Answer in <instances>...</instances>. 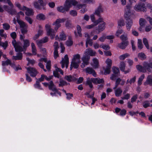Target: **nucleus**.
<instances>
[{
	"instance_id": "obj_1",
	"label": "nucleus",
	"mask_w": 152,
	"mask_h": 152,
	"mask_svg": "<svg viewBox=\"0 0 152 152\" xmlns=\"http://www.w3.org/2000/svg\"><path fill=\"white\" fill-rule=\"evenodd\" d=\"M78 2L75 0H66L64 6H60L57 8V10L61 13H65L69 10L72 5L75 6Z\"/></svg>"
},
{
	"instance_id": "obj_2",
	"label": "nucleus",
	"mask_w": 152,
	"mask_h": 152,
	"mask_svg": "<svg viewBox=\"0 0 152 152\" xmlns=\"http://www.w3.org/2000/svg\"><path fill=\"white\" fill-rule=\"evenodd\" d=\"M12 44L15 49V51L18 52L16 54V56H13L12 59L15 61L21 60L23 57V53L22 52H23L25 53L26 50H24L23 47L20 46L17 42L15 43Z\"/></svg>"
},
{
	"instance_id": "obj_3",
	"label": "nucleus",
	"mask_w": 152,
	"mask_h": 152,
	"mask_svg": "<svg viewBox=\"0 0 152 152\" xmlns=\"http://www.w3.org/2000/svg\"><path fill=\"white\" fill-rule=\"evenodd\" d=\"M143 66L140 65L136 66V68L139 72L143 73H146L147 72L152 73V62L148 63L144 61L143 64Z\"/></svg>"
},
{
	"instance_id": "obj_4",
	"label": "nucleus",
	"mask_w": 152,
	"mask_h": 152,
	"mask_svg": "<svg viewBox=\"0 0 152 152\" xmlns=\"http://www.w3.org/2000/svg\"><path fill=\"white\" fill-rule=\"evenodd\" d=\"M92 82L95 84H102L104 83V81L103 79H100L99 78H91L90 79L89 78H88L87 79L86 84L88 85L91 88H93Z\"/></svg>"
},
{
	"instance_id": "obj_5",
	"label": "nucleus",
	"mask_w": 152,
	"mask_h": 152,
	"mask_svg": "<svg viewBox=\"0 0 152 152\" xmlns=\"http://www.w3.org/2000/svg\"><path fill=\"white\" fill-rule=\"evenodd\" d=\"M106 24L105 22H103L101 24H99L98 26L95 27L91 31V33H95L99 34L101 32L103 31L105 28Z\"/></svg>"
},
{
	"instance_id": "obj_6",
	"label": "nucleus",
	"mask_w": 152,
	"mask_h": 152,
	"mask_svg": "<svg viewBox=\"0 0 152 152\" xmlns=\"http://www.w3.org/2000/svg\"><path fill=\"white\" fill-rule=\"evenodd\" d=\"M134 10L138 12L142 11L144 12L146 11V8L145 4L142 3H139L135 5L134 7Z\"/></svg>"
},
{
	"instance_id": "obj_7",
	"label": "nucleus",
	"mask_w": 152,
	"mask_h": 152,
	"mask_svg": "<svg viewBox=\"0 0 152 152\" xmlns=\"http://www.w3.org/2000/svg\"><path fill=\"white\" fill-rule=\"evenodd\" d=\"M83 62L80 65L81 68H84L86 66L88 65L89 64V61L90 59V57L88 56L85 54L82 58Z\"/></svg>"
},
{
	"instance_id": "obj_8",
	"label": "nucleus",
	"mask_w": 152,
	"mask_h": 152,
	"mask_svg": "<svg viewBox=\"0 0 152 152\" xmlns=\"http://www.w3.org/2000/svg\"><path fill=\"white\" fill-rule=\"evenodd\" d=\"M27 70L28 72L29 73L31 77H35L37 75L38 72L37 70L33 67H27Z\"/></svg>"
},
{
	"instance_id": "obj_9",
	"label": "nucleus",
	"mask_w": 152,
	"mask_h": 152,
	"mask_svg": "<svg viewBox=\"0 0 152 152\" xmlns=\"http://www.w3.org/2000/svg\"><path fill=\"white\" fill-rule=\"evenodd\" d=\"M84 54L90 57L91 56H95L96 54V51H94L91 48H88L86 49Z\"/></svg>"
},
{
	"instance_id": "obj_10",
	"label": "nucleus",
	"mask_w": 152,
	"mask_h": 152,
	"mask_svg": "<svg viewBox=\"0 0 152 152\" xmlns=\"http://www.w3.org/2000/svg\"><path fill=\"white\" fill-rule=\"evenodd\" d=\"M39 4H40V5L42 7H44L45 5L42 0H36L34 2V5L35 8L38 10L41 9V7Z\"/></svg>"
},
{
	"instance_id": "obj_11",
	"label": "nucleus",
	"mask_w": 152,
	"mask_h": 152,
	"mask_svg": "<svg viewBox=\"0 0 152 152\" xmlns=\"http://www.w3.org/2000/svg\"><path fill=\"white\" fill-rule=\"evenodd\" d=\"M131 17H128V18H125L126 19V26L127 29L130 31L133 25L132 20L130 19Z\"/></svg>"
},
{
	"instance_id": "obj_12",
	"label": "nucleus",
	"mask_w": 152,
	"mask_h": 152,
	"mask_svg": "<svg viewBox=\"0 0 152 152\" xmlns=\"http://www.w3.org/2000/svg\"><path fill=\"white\" fill-rule=\"evenodd\" d=\"M48 38L47 37H45L41 39L37 40H36V42L38 47L40 48L42 47V43H45L48 42Z\"/></svg>"
},
{
	"instance_id": "obj_13",
	"label": "nucleus",
	"mask_w": 152,
	"mask_h": 152,
	"mask_svg": "<svg viewBox=\"0 0 152 152\" xmlns=\"http://www.w3.org/2000/svg\"><path fill=\"white\" fill-rule=\"evenodd\" d=\"M85 71L86 73L89 74H92L95 77H96V73L92 68L87 67L85 69Z\"/></svg>"
},
{
	"instance_id": "obj_14",
	"label": "nucleus",
	"mask_w": 152,
	"mask_h": 152,
	"mask_svg": "<svg viewBox=\"0 0 152 152\" xmlns=\"http://www.w3.org/2000/svg\"><path fill=\"white\" fill-rule=\"evenodd\" d=\"M90 91L86 92L85 94V95L87 96V97L88 98H90L92 99V102L91 103L92 105H94L96 101H97V99L95 98L94 97V93L93 92L91 95H90Z\"/></svg>"
},
{
	"instance_id": "obj_15",
	"label": "nucleus",
	"mask_w": 152,
	"mask_h": 152,
	"mask_svg": "<svg viewBox=\"0 0 152 152\" xmlns=\"http://www.w3.org/2000/svg\"><path fill=\"white\" fill-rule=\"evenodd\" d=\"M17 18V21L18 24L19 25L20 27L21 28H24L26 27H27V25L22 20H20L19 19L20 18V16L19 15H17L16 16Z\"/></svg>"
},
{
	"instance_id": "obj_16",
	"label": "nucleus",
	"mask_w": 152,
	"mask_h": 152,
	"mask_svg": "<svg viewBox=\"0 0 152 152\" xmlns=\"http://www.w3.org/2000/svg\"><path fill=\"white\" fill-rule=\"evenodd\" d=\"M144 85L145 86L148 85L152 86V75H149L148 76L146 81L144 83Z\"/></svg>"
},
{
	"instance_id": "obj_17",
	"label": "nucleus",
	"mask_w": 152,
	"mask_h": 152,
	"mask_svg": "<svg viewBox=\"0 0 152 152\" xmlns=\"http://www.w3.org/2000/svg\"><path fill=\"white\" fill-rule=\"evenodd\" d=\"M64 79L69 82H75L77 80L75 77L71 75H66Z\"/></svg>"
},
{
	"instance_id": "obj_18",
	"label": "nucleus",
	"mask_w": 152,
	"mask_h": 152,
	"mask_svg": "<svg viewBox=\"0 0 152 152\" xmlns=\"http://www.w3.org/2000/svg\"><path fill=\"white\" fill-rule=\"evenodd\" d=\"M126 9L125 10V13L124 14L125 18H128V17H131V13L130 12V6L129 5L126 6Z\"/></svg>"
},
{
	"instance_id": "obj_19",
	"label": "nucleus",
	"mask_w": 152,
	"mask_h": 152,
	"mask_svg": "<svg viewBox=\"0 0 152 152\" xmlns=\"http://www.w3.org/2000/svg\"><path fill=\"white\" fill-rule=\"evenodd\" d=\"M73 42L72 37L69 36L68 37V39L66 42V45L68 47H70L73 45Z\"/></svg>"
},
{
	"instance_id": "obj_20",
	"label": "nucleus",
	"mask_w": 152,
	"mask_h": 152,
	"mask_svg": "<svg viewBox=\"0 0 152 152\" xmlns=\"http://www.w3.org/2000/svg\"><path fill=\"white\" fill-rule=\"evenodd\" d=\"M128 45V41H124L118 44V46L121 49H124Z\"/></svg>"
},
{
	"instance_id": "obj_21",
	"label": "nucleus",
	"mask_w": 152,
	"mask_h": 152,
	"mask_svg": "<svg viewBox=\"0 0 152 152\" xmlns=\"http://www.w3.org/2000/svg\"><path fill=\"white\" fill-rule=\"evenodd\" d=\"M23 47L25 50L26 51L27 50V48H28L30 45V43L29 41L27 39H25L23 40Z\"/></svg>"
},
{
	"instance_id": "obj_22",
	"label": "nucleus",
	"mask_w": 152,
	"mask_h": 152,
	"mask_svg": "<svg viewBox=\"0 0 152 152\" xmlns=\"http://www.w3.org/2000/svg\"><path fill=\"white\" fill-rule=\"evenodd\" d=\"M137 57L140 59L142 61L145 60L147 58L146 56L143 52L139 53L137 54Z\"/></svg>"
},
{
	"instance_id": "obj_23",
	"label": "nucleus",
	"mask_w": 152,
	"mask_h": 152,
	"mask_svg": "<svg viewBox=\"0 0 152 152\" xmlns=\"http://www.w3.org/2000/svg\"><path fill=\"white\" fill-rule=\"evenodd\" d=\"M103 12L101 6L100 5L95 11L94 14L97 15L98 16L100 17V13Z\"/></svg>"
},
{
	"instance_id": "obj_24",
	"label": "nucleus",
	"mask_w": 152,
	"mask_h": 152,
	"mask_svg": "<svg viewBox=\"0 0 152 152\" xmlns=\"http://www.w3.org/2000/svg\"><path fill=\"white\" fill-rule=\"evenodd\" d=\"M93 64L92 66L95 68H97L99 65V62L98 60L96 58H94L92 60Z\"/></svg>"
},
{
	"instance_id": "obj_25",
	"label": "nucleus",
	"mask_w": 152,
	"mask_h": 152,
	"mask_svg": "<svg viewBox=\"0 0 152 152\" xmlns=\"http://www.w3.org/2000/svg\"><path fill=\"white\" fill-rule=\"evenodd\" d=\"M122 92V89L118 88L115 90V95L116 97H119L121 96Z\"/></svg>"
},
{
	"instance_id": "obj_26",
	"label": "nucleus",
	"mask_w": 152,
	"mask_h": 152,
	"mask_svg": "<svg viewBox=\"0 0 152 152\" xmlns=\"http://www.w3.org/2000/svg\"><path fill=\"white\" fill-rule=\"evenodd\" d=\"M80 62V60L78 61L77 62H76L75 61H72L71 63V66H72L74 68L77 69L79 66V64Z\"/></svg>"
},
{
	"instance_id": "obj_27",
	"label": "nucleus",
	"mask_w": 152,
	"mask_h": 152,
	"mask_svg": "<svg viewBox=\"0 0 152 152\" xmlns=\"http://www.w3.org/2000/svg\"><path fill=\"white\" fill-rule=\"evenodd\" d=\"M37 19L39 20H44L45 19V16L42 13H39L37 15L36 17Z\"/></svg>"
},
{
	"instance_id": "obj_28",
	"label": "nucleus",
	"mask_w": 152,
	"mask_h": 152,
	"mask_svg": "<svg viewBox=\"0 0 152 152\" xmlns=\"http://www.w3.org/2000/svg\"><path fill=\"white\" fill-rule=\"evenodd\" d=\"M10 35L11 37L13 39V40L12 41V44L15 43V42H16L15 39L17 37L16 33L15 32H12L10 34Z\"/></svg>"
},
{
	"instance_id": "obj_29",
	"label": "nucleus",
	"mask_w": 152,
	"mask_h": 152,
	"mask_svg": "<svg viewBox=\"0 0 152 152\" xmlns=\"http://www.w3.org/2000/svg\"><path fill=\"white\" fill-rule=\"evenodd\" d=\"M26 11L25 14L28 16L33 15H34V12L33 10L31 9L28 8Z\"/></svg>"
},
{
	"instance_id": "obj_30",
	"label": "nucleus",
	"mask_w": 152,
	"mask_h": 152,
	"mask_svg": "<svg viewBox=\"0 0 152 152\" xmlns=\"http://www.w3.org/2000/svg\"><path fill=\"white\" fill-rule=\"evenodd\" d=\"M45 28L47 31V33L52 32L54 30L53 29L50 28V26L48 24H47L45 25Z\"/></svg>"
},
{
	"instance_id": "obj_31",
	"label": "nucleus",
	"mask_w": 152,
	"mask_h": 152,
	"mask_svg": "<svg viewBox=\"0 0 152 152\" xmlns=\"http://www.w3.org/2000/svg\"><path fill=\"white\" fill-rule=\"evenodd\" d=\"M65 26L68 29L71 28L72 27V24L71 20H68L66 21Z\"/></svg>"
},
{
	"instance_id": "obj_32",
	"label": "nucleus",
	"mask_w": 152,
	"mask_h": 152,
	"mask_svg": "<svg viewBox=\"0 0 152 152\" xmlns=\"http://www.w3.org/2000/svg\"><path fill=\"white\" fill-rule=\"evenodd\" d=\"M2 65L3 66H4L6 65L7 66L9 65H12L11 61L8 59H7L6 61H2Z\"/></svg>"
},
{
	"instance_id": "obj_33",
	"label": "nucleus",
	"mask_w": 152,
	"mask_h": 152,
	"mask_svg": "<svg viewBox=\"0 0 152 152\" xmlns=\"http://www.w3.org/2000/svg\"><path fill=\"white\" fill-rule=\"evenodd\" d=\"M112 69L113 73L118 75H119L120 70L119 68L115 66H113Z\"/></svg>"
},
{
	"instance_id": "obj_34",
	"label": "nucleus",
	"mask_w": 152,
	"mask_h": 152,
	"mask_svg": "<svg viewBox=\"0 0 152 152\" xmlns=\"http://www.w3.org/2000/svg\"><path fill=\"white\" fill-rule=\"evenodd\" d=\"M143 42L146 48L148 49H149V46L147 39L145 38H143L142 39Z\"/></svg>"
},
{
	"instance_id": "obj_35",
	"label": "nucleus",
	"mask_w": 152,
	"mask_h": 152,
	"mask_svg": "<svg viewBox=\"0 0 152 152\" xmlns=\"http://www.w3.org/2000/svg\"><path fill=\"white\" fill-rule=\"evenodd\" d=\"M145 77V75L143 74L141 75L139 77L137 82L138 85L140 86L142 84V82Z\"/></svg>"
},
{
	"instance_id": "obj_36",
	"label": "nucleus",
	"mask_w": 152,
	"mask_h": 152,
	"mask_svg": "<svg viewBox=\"0 0 152 152\" xmlns=\"http://www.w3.org/2000/svg\"><path fill=\"white\" fill-rule=\"evenodd\" d=\"M34 86L35 88H37L40 90H42L43 89L39 84V81H36V83L34 85Z\"/></svg>"
},
{
	"instance_id": "obj_37",
	"label": "nucleus",
	"mask_w": 152,
	"mask_h": 152,
	"mask_svg": "<svg viewBox=\"0 0 152 152\" xmlns=\"http://www.w3.org/2000/svg\"><path fill=\"white\" fill-rule=\"evenodd\" d=\"M59 37L60 39L61 40H65L66 39V37L63 31L61 32Z\"/></svg>"
},
{
	"instance_id": "obj_38",
	"label": "nucleus",
	"mask_w": 152,
	"mask_h": 152,
	"mask_svg": "<svg viewBox=\"0 0 152 152\" xmlns=\"http://www.w3.org/2000/svg\"><path fill=\"white\" fill-rule=\"evenodd\" d=\"M129 55L128 53H126L120 56L119 57V58L120 60H124L126 58L129 57Z\"/></svg>"
},
{
	"instance_id": "obj_39",
	"label": "nucleus",
	"mask_w": 152,
	"mask_h": 152,
	"mask_svg": "<svg viewBox=\"0 0 152 152\" xmlns=\"http://www.w3.org/2000/svg\"><path fill=\"white\" fill-rule=\"evenodd\" d=\"M66 20V19L65 18H58L56 20L55 22L57 24H60V23H64Z\"/></svg>"
},
{
	"instance_id": "obj_40",
	"label": "nucleus",
	"mask_w": 152,
	"mask_h": 152,
	"mask_svg": "<svg viewBox=\"0 0 152 152\" xmlns=\"http://www.w3.org/2000/svg\"><path fill=\"white\" fill-rule=\"evenodd\" d=\"M150 106V103L148 100H145L143 103V107L145 108H146Z\"/></svg>"
},
{
	"instance_id": "obj_41",
	"label": "nucleus",
	"mask_w": 152,
	"mask_h": 152,
	"mask_svg": "<svg viewBox=\"0 0 152 152\" xmlns=\"http://www.w3.org/2000/svg\"><path fill=\"white\" fill-rule=\"evenodd\" d=\"M125 66L126 65L124 62L122 61L121 62L119 67L121 71L122 72L124 71Z\"/></svg>"
},
{
	"instance_id": "obj_42",
	"label": "nucleus",
	"mask_w": 152,
	"mask_h": 152,
	"mask_svg": "<svg viewBox=\"0 0 152 152\" xmlns=\"http://www.w3.org/2000/svg\"><path fill=\"white\" fill-rule=\"evenodd\" d=\"M111 68V67L106 66L104 73V75H107L109 74L110 72Z\"/></svg>"
},
{
	"instance_id": "obj_43",
	"label": "nucleus",
	"mask_w": 152,
	"mask_h": 152,
	"mask_svg": "<svg viewBox=\"0 0 152 152\" xmlns=\"http://www.w3.org/2000/svg\"><path fill=\"white\" fill-rule=\"evenodd\" d=\"M137 45L139 49L141 50L143 48V45L141 39H138Z\"/></svg>"
},
{
	"instance_id": "obj_44",
	"label": "nucleus",
	"mask_w": 152,
	"mask_h": 152,
	"mask_svg": "<svg viewBox=\"0 0 152 152\" xmlns=\"http://www.w3.org/2000/svg\"><path fill=\"white\" fill-rule=\"evenodd\" d=\"M77 33L79 37H81L82 36V34L81 33L82 29L81 27L79 25H77Z\"/></svg>"
},
{
	"instance_id": "obj_45",
	"label": "nucleus",
	"mask_w": 152,
	"mask_h": 152,
	"mask_svg": "<svg viewBox=\"0 0 152 152\" xmlns=\"http://www.w3.org/2000/svg\"><path fill=\"white\" fill-rule=\"evenodd\" d=\"M67 83L63 80H60L58 84L59 87H63L64 86L67 85Z\"/></svg>"
},
{
	"instance_id": "obj_46",
	"label": "nucleus",
	"mask_w": 152,
	"mask_h": 152,
	"mask_svg": "<svg viewBox=\"0 0 152 152\" xmlns=\"http://www.w3.org/2000/svg\"><path fill=\"white\" fill-rule=\"evenodd\" d=\"M145 19L140 18L139 20V24L140 26L141 27H143L145 25Z\"/></svg>"
},
{
	"instance_id": "obj_47",
	"label": "nucleus",
	"mask_w": 152,
	"mask_h": 152,
	"mask_svg": "<svg viewBox=\"0 0 152 152\" xmlns=\"http://www.w3.org/2000/svg\"><path fill=\"white\" fill-rule=\"evenodd\" d=\"M105 62L107 64V66H109V67H111L112 65V61L111 59L109 58H107V59Z\"/></svg>"
},
{
	"instance_id": "obj_48",
	"label": "nucleus",
	"mask_w": 152,
	"mask_h": 152,
	"mask_svg": "<svg viewBox=\"0 0 152 152\" xmlns=\"http://www.w3.org/2000/svg\"><path fill=\"white\" fill-rule=\"evenodd\" d=\"M0 45H1L0 46H2L4 48V49L5 50L8 46V42L6 41L4 42H3L2 43L0 42Z\"/></svg>"
},
{
	"instance_id": "obj_49",
	"label": "nucleus",
	"mask_w": 152,
	"mask_h": 152,
	"mask_svg": "<svg viewBox=\"0 0 152 152\" xmlns=\"http://www.w3.org/2000/svg\"><path fill=\"white\" fill-rule=\"evenodd\" d=\"M80 55L79 54H76L73 56V57L72 60V61H76V59L78 60V61L80 60Z\"/></svg>"
},
{
	"instance_id": "obj_50",
	"label": "nucleus",
	"mask_w": 152,
	"mask_h": 152,
	"mask_svg": "<svg viewBox=\"0 0 152 152\" xmlns=\"http://www.w3.org/2000/svg\"><path fill=\"white\" fill-rule=\"evenodd\" d=\"M8 12L12 15H15L17 13L16 11L12 8H10Z\"/></svg>"
},
{
	"instance_id": "obj_51",
	"label": "nucleus",
	"mask_w": 152,
	"mask_h": 152,
	"mask_svg": "<svg viewBox=\"0 0 152 152\" xmlns=\"http://www.w3.org/2000/svg\"><path fill=\"white\" fill-rule=\"evenodd\" d=\"M77 12L75 10H72L69 11V14L73 17L77 16Z\"/></svg>"
},
{
	"instance_id": "obj_52",
	"label": "nucleus",
	"mask_w": 152,
	"mask_h": 152,
	"mask_svg": "<svg viewBox=\"0 0 152 152\" xmlns=\"http://www.w3.org/2000/svg\"><path fill=\"white\" fill-rule=\"evenodd\" d=\"M47 35L50 36V39H53L55 37V32L54 30V31L52 32H50L49 33H47Z\"/></svg>"
},
{
	"instance_id": "obj_53",
	"label": "nucleus",
	"mask_w": 152,
	"mask_h": 152,
	"mask_svg": "<svg viewBox=\"0 0 152 152\" xmlns=\"http://www.w3.org/2000/svg\"><path fill=\"white\" fill-rule=\"evenodd\" d=\"M55 86V85L54 84L53 82V81L51 80L50 81V84L48 86V88L49 90L53 91V88Z\"/></svg>"
},
{
	"instance_id": "obj_54",
	"label": "nucleus",
	"mask_w": 152,
	"mask_h": 152,
	"mask_svg": "<svg viewBox=\"0 0 152 152\" xmlns=\"http://www.w3.org/2000/svg\"><path fill=\"white\" fill-rule=\"evenodd\" d=\"M118 24L121 27L124 26L125 25L124 20L122 19L119 20L118 21Z\"/></svg>"
},
{
	"instance_id": "obj_55",
	"label": "nucleus",
	"mask_w": 152,
	"mask_h": 152,
	"mask_svg": "<svg viewBox=\"0 0 152 152\" xmlns=\"http://www.w3.org/2000/svg\"><path fill=\"white\" fill-rule=\"evenodd\" d=\"M138 98V95L137 94H136L133 95L131 98V102L132 103H134L136 102Z\"/></svg>"
},
{
	"instance_id": "obj_56",
	"label": "nucleus",
	"mask_w": 152,
	"mask_h": 152,
	"mask_svg": "<svg viewBox=\"0 0 152 152\" xmlns=\"http://www.w3.org/2000/svg\"><path fill=\"white\" fill-rule=\"evenodd\" d=\"M119 75L113 73V74L110 77V79L112 80H115L116 79Z\"/></svg>"
},
{
	"instance_id": "obj_57",
	"label": "nucleus",
	"mask_w": 152,
	"mask_h": 152,
	"mask_svg": "<svg viewBox=\"0 0 152 152\" xmlns=\"http://www.w3.org/2000/svg\"><path fill=\"white\" fill-rule=\"evenodd\" d=\"M126 113V110L124 109L121 110L119 115L121 116L125 115Z\"/></svg>"
},
{
	"instance_id": "obj_58",
	"label": "nucleus",
	"mask_w": 152,
	"mask_h": 152,
	"mask_svg": "<svg viewBox=\"0 0 152 152\" xmlns=\"http://www.w3.org/2000/svg\"><path fill=\"white\" fill-rule=\"evenodd\" d=\"M45 75H44L42 74L41 75V77L38 79H37V78H36V79L37 80V81H39V82H42V81H44V79L45 78Z\"/></svg>"
},
{
	"instance_id": "obj_59",
	"label": "nucleus",
	"mask_w": 152,
	"mask_h": 152,
	"mask_svg": "<svg viewBox=\"0 0 152 152\" xmlns=\"http://www.w3.org/2000/svg\"><path fill=\"white\" fill-rule=\"evenodd\" d=\"M27 27H26L24 28H21L20 31L24 35L25 34L27 33L28 31V30H27Z\"/></svg>"
},
{
	"instance_id": "obj_60",
	"label": "nucleus",
	"mask_w": 152,
	"mask_h": 152,
	"mask_svg": "<svg viewBox=\"0 0 152 152\" xmlns=\"http://www.w3.org/2000/svg\"><path fill=\"white\" fill-rule=\"evenodd\" d=\"M46 63V68L48 70H50L51 67V62L50 61H49Z\"/></svg>"
},
{
	"instance_id": "obj_61",
	"label": "nucleus",
	"mask_w": 152,
	"mask_h": 152,
	"mask_svg": "<svg viewBox=\"0 0 152 152\" xmlns=\"http://www.w3.org/2000/svg\"><path fill=\"white\" fill-rule=\"evenodd\" d=\"M100 47L106 50H109L110 48V46L108 45H101L100 46Z\"/></svg>"
},
{
	"instance_id": "obj_62",
	"label": "nucleus",
	"mask_w": 152,
	"mask_h": 152,
	"mask_svg": "<svg viewBox=\"0 0 152 152\" xmlns=\"http://www.w3.org/2000/svg\"><path fill=\"white\" fill-rule=\"evenodd\" d=\"M3 28L5 30H9L10 28V25L7 23H4L3 24Z\"/></svg>"
},
{
	"instance_id": "obj_63",
	"label": "nucleus",
	"mask_w": 152,
	"mask_h": 152,
	"mask_svg": "<svg viewBox=\"0 0 152 152\" xmlns=\"http://www.w3.org/2000/svg\"><path fill=\"white\" fill-rule=\"evenodd\" d=\"M130 97V94L129 93H127L126 94L124 95V96L121 97V98L123 100H128Z\"/></svg>"
},
{
	"instance_id": "obj_64",
	"label": "nucleus",
	"mask_w": 152,
	"mask_h": 152,
	"mask_svg": "<svg viewBox=\"0 0 152 152\" xmlns=\"http://www.w3.org/2000/svg\"><path fill=\"white\" fill-rule=\"evenodd\" d=\"M86 42L90 46H91L93 45V42L92 39H87Z\"/></svg>"
}]
</instances>
